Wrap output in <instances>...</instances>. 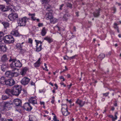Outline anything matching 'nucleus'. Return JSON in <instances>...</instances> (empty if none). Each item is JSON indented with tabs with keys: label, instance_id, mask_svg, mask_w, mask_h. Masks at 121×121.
<instances>
[{
	"label": "nucleus",
	"instance_id": "1",
	"mask_svg": "<svg viewBox=\"0 0 121 121\" xmlns=\"http://www.w3.org/2000/svg\"><path fill=\"white\" fill-rule=\"evenodd\" d=\"M22 86L20 85H16L12 88V94L16 96H18L22 90Z\"/></svg>",
	"mask_w": 121,
	"mask_h": 121
},
{
	"label": "nucleus",
	"instance_id": "2",
	"mask_svg": "<svg viewBox=\"0 0 121 121\" xmlns=\"http://www.w3.org/2000/svg\"><path fill=\"white\" fill-rule=\"evenodd\" d=\"M0 9L3 12L10 10L12 13L14 12V9L12 5H9L8 7L3 5H0Z\"/></svg>",
	"mask_w": 121,
	"mask_h": 121
},
{
	"label": "nucleus",
	"instance_id": "3",
	"mask_svg": "<svg viewBox=\"0 0 121 121\" xmlns=\"http://www.w3.org/2000/svg\"><path fill=\"white\" fill-rule=\"evenodd\" d=\"M3 39L5 43H13L14 41V39L10 35H6L4 37Z\"/></svg>",
	"mask_w": 121,
	"mask_h": 121
},
{
	"label": "nucleus",
	"instance_id": "4",
	"mask_svg": "<svg viewBox=\"0 0 121 121\" xmlns=\"http://www.w3.org/2000/svg\"><path fill=\"white\" fill-rule=\"evenodd\" d=\"M62 107L61 111L63 115L66 116L70 114L69 112H68L67 109L68 107L66 104H62Z\"/></svg>",
	"mask_w": 121,
	"mask_h": 121
},
{
	"label": "nucleus",
	"instance_id": "5",
	"mask_svg": "<svg viewBox=\"0 0 121 121\" xmlns=\"http://www.w3.org/2000/svg\"><path fill=\"white\" fill-rule=\"evenodd\" d=\"M17 21L19 26H25L26 24V17H24L22 18H20Z\"/></svg>",
	"mask_w": 121,
	"mask_h": 121
},
{
	"label": "nucleus",
	"instance_id": "6",
	"mask_svg": "<svg viewBox=\"0 0 121 121\" xmlns=\"http://www.w3.org/2000/svg\"><path fill=\"white\" fill-rule=\"evenodd\" d=\"M8 17L10 20L13 21L18 18V16L17 13H12L9 15L8 16Z\"/></svg>",
	"mask_w": 121,
	"mask_h": 121
},
{
	"label": "nucleus",
	"instance_id": "7",
	"mask_svg": "<svg viewBox=\"0 0 121 121\" xmlns=\"http://www.w3.org/2000/svg\"><path fill=\"white\" fill-rule=\"evenodd\" d=\"M30 80V79H29L28 78L25 77L22 79L21 82L22 84L26 85L28 84Z\"/></svg>",
	"mask_w": 121,
	"mask_h": 121
},
{
	"label": "nucleus",
	"instance_id": "8",
	"mask_svg": "<svg viewBox=\"0 0 121 121\" xmlns=\"http://www.w3.org/2000/svg\"><path fill=\"white\" fill-rule=\"evenodd\" d=\"M24 109L27 111H30L32 109V107L30 106V104L28 103H25L22 107Z\"/></svg>",
	"mask_w": 121,
	"mask_h": 121
},
{
	"label": "nucleus",
	"instance_id": "9",
	"mask_svg": "<svg viewBox=\"0 0 121 121\" xmlns=\"http://www.w3.org/2000/svg\"><path fill=\"white\" fill-rule=\"evenodd\" d=\"M15 83V81L13 79H9L7 80L6 85L10 86H12L14 85Z\"/></svg>",
	"mask_w": 121,
	"mask_h": 121
},
{
	"label": "nucleus",
	"instance_id": "10",
	"mask_svg": "<svg viewBox=\"0 0 121 121\" xmlns=\"http://www.w3.org/2000/svg\"><path fill=\"white\" fill-rule=\"evenodd\" d=\"M13 104L16 106H18L21 105V101L19 99H16L13 100Z\"/></svg>",
	"mask_w": 121,
	"mask_h": 121
},
{
	"label": "nucleus",
	"instance_id": "11",
	"mask_svg": "<svg viewBox=\"0 0 121 121\" xmlns=\"http://www.w3.org/2000/svg\"><path fill=\"white\" fill-rule=\"evenodd\" d=\"M29 101L30 103L34 105L37 103L36 99L33 97H31L29 99Z\"/></svg>",
	"mask_w": 121,
	"mask_h": 121
},
{
	"label": "nucleus",
	"instance_id": "12",
	"mask_svg": "<svg viewBox=\"0 0 121 121\" xmlns=\"http://www.w3.org/2000/svg\"><path fill=\"white\" fill-rule=\"evenodd\" d=\"M11 105V104L9 102H6L4 103V106L3 110L4 111L9 110V108Z\"/></svg>",
	"mask_w": 121,
	"mask_h": 121
},
{
	"label": "nucleus",
	"instance_id": "13",
	"mask_svg": "<svg viewBox=\"0 0 121 121\" xmlns=\"http://www.w3.org/2000/svg\"><path fill=\"white\" fill-rule=\"evenodd\" d=\"M76 103L78 104L80 107H82L85 104V102L83 101L82 100L78 99L76 102Z\"/></svg>",
	"mask_w": 121,
	"mask_h": 121
},
{
	"label": "nucleus",
	"instance_id": "14",
	"mask_svg": "<svg viewBox=\"0 0 121 121\" xmlns=\"http://www.w3.org/2000/svg\"><path fill=\"white\" fill-rule=\"evenodd\" d=\"M9 59V57L5 54L3 55L1 59V60L2 62H4L7 61Z\"/></svg>",
	"mask_w": 121,
	"mask_h": 121
},
{
	"label": "nucleus",
	"instance_id": "15",
	"mask_svg": "<svg viewBox=\"0 0 121 121\" xmlns=\"http://www.w3.org/2000/svg\"><path fill=\"white\" fill-rule=\"evenodd\" d=\"M7 48L6 45L2 43L0 44V50L3 52H5L7 50Z\"/></svg>",
	"mask_w": 121,
	"mask_h": 121
},
{
	"label": "nucleus",
	"instance_id": "16",
	"mask_svg": "<svg viewBox=\"0 0 121 121\" xmlns=\"http://www.w3.org/2000/svg\"><path fill=\"white\" fill-rule=\"evenodd\" d=\"M7 80L5 77H2L0 78V83L3 85H6Z\"/></svg>",
	"mask_w": 121,
	"mask_h": 121
},
{
	"label": "nucleus",
	"instance_id": "17",
	"mask_svg": "<svg viewBox=\"0 0 121 121\" xmlns=\"http://www.w3.org/2000/svg\"><path fill=\"white\" fill-rule=\"evenodd\" d=\"M10 34L16 36H18L19 35V33L17 30H13L11 32Z\"/></svg>",
	"mask_w": 121,
	"mask_h": 121
},
{
	"label": "nucleus",
	"instance_id": "18",
	"mask_svg": "<svg viewBox=\"0 0 121 121\" xmlns=\"http://www.w3.org/2000/svg\"><path fill=\"white\" fill-rule=\"evenodd\" d=\"M46 19L49 20L53 17V15L51 12L47 13L46 14Z\"/></svg>",
	"mask_w": 121,
	"mask_h": 121
},
{
	"label": "nucleus",
	"instance_id": "19",
	"mask_svg": "<svg viewBox=\"0 0 121 121\" xmlns=\"http://www.w3.org/2000/svg\"><path fill=\"white\" fill-rule=\"evenodd\" d=\"M27 70L28 69L26 67H25L23 69L21 72H20L22 76H24L26 73Z\"/></svg>",
	"mask_w": 121,
	"mask_h": 121
},
{
	"label": "nucleus",
	"instance_id": "20",
	"mask_svg": "<svg viewBox=\"0 0 121 121\" xmlns=\"http://www.w3.org/2000/svg\"><path fill=\"white\" fill-rule=\"evenodd\" d=\"M12 72L8 71L5 72V75L7 77H12Z\"/></svg>",
	"mask_w": 121,
	"mask_h": 121
},
{
	"label": "nucleus",
	"instance_id": "21",
	"mask_svg": "<svg viewBox=\"0 0 121 121\" xmlns=\"http://www.w3.org/2000/svg\"><path fill=\"white\" fill-rule=\"evenodd\" d=\"M5 93L8 94V96H9L11 94H12V88L11 89H6L5 91Z\"/></svg>",
	"mask_w": 121,
	"mask_h": 121
},
{
	"label": "nucleus",
	"instance_id": "22",
	"mask_svg": "<svg viewBox=\"0 0 121 121\" xmlns=\"http://www.w3.org/2000/svg\"><path fill=\"white\" fill-rule=\"evenodd\" d=\"M8 68V65L7 64H3L2 65L1 67V68L2 70L4 71L6 69Z\"/></svg>",
	"mask_w": 121,
	"mask_h": 121
},
{
	"label": "nucleus",
	"instance_id": "23",
	"mask_svg": "<svg viewBox=\"0 0 121 121\" xmlns=\"http://www.w3.org/2000/svg\"><path fill=\"white\" fill-rule=\"evenodd\" d=\"M15 66L17 67H21L22 66V64L19 60L17 61L14 63Z\"/></svg>",
	"mask_w": 121,
	"mask_h": 121
},
{
	"label": "nucleus",
	"instance_id": "24",
	"mask_svg": "<svg viewBox=\"0 0 121 121\" xmlns=\"http://www.w3.org/2000/svg\"><path fill=\"white\" fill-rule=\"evenodd\" d=\"M50 23L52 24H54L56 23L58 21V20L55 18H54L53 17L50 20Z\"/></svg>",
	"mask_w": 121,
	"mask_h": 121
},
{
	"label": "nucleus",
	"instance_id": "25",
	"mask_svg": "<svg viewBox=\"0 0 121 121\" xmlns=\"http://www.w3.org/2000/svg\"><path fill=\"white\" fill-rule=\"evenodd\" d=\"M100 10L99 9L96 10L93 13V15L95 17H97L99 16V15Z\"/></svg>",
	"mask_w": 121,
	"mask_h": 121
},
{
	"label": "nucleus",
	"instance_id": "26",
	"mask_svg": "<svg viewBox=\"0 0 121 121\" xmlns=\"http://www.w3.org/2000/svg\"><path fill=\"white\" fill-rule=\"evenodd\" d=\"M44 7L46 10L48 11H49L52 8V7L51 5H49L48 4H46L45 6Z\"/></svg>",
	"mask_w": 121,
	"mask_h": 121
},
{
	"label": "nucleus",
	"instance_id": "27",
	"mask_svg": "<svg viewBox=\"0 0 121 121\" xmlns=\"http://www.w3.org/2000/svg\"><path fill=\"white\" fill-rule=\"evenodd\" d=\"M46 30L45 29V27L43 28L41 30V34L43 36H44L46 33Z\"/></svg>",
	"mask_w": 121,
	"mask_h": 121
},
{
	"label": "nucleus",
	"instance_id": "28",
	"mask_svg": "<svg viewBox=\"0 0 121 121\" xmlns=\"http://www.w3.org/2000/svg\"><path fill=\"white\" fill-rule=\"evenodd\" d=\"M2 24L3 25L4 27L5 28L9 27V23L6 22H2Z\"/></svg>",
	"mask_w": 121,
	"mask_h": 121
},
{
	"label": "nucleus",
	"instance_id": "29",
	"mask_svg": "<svg viewBox=\"0 0 121 121\" xmlns=\"http://www.w3.org/2000/svg\"><path fill=\"white\" fill-rule=\"evenodd\" d=\"M42 44H40L39 45L36 46V51L37 52H39L42 49Z\"/></svg>",
	"mask_w": 121,
	"mask_h": 121
},
{
	"label": "nucleus",
	"instance_id": "30",
	"mask_svg": "<svg viewBox=\"0 0 121 121\" xmlns=\"http://www.w3.org/2000/svg\"><path fill=\"white\" fill-rule=\"evenodd\" d=\"M44 39V40L47 41L49 43H50L52 41V39L48 37H45Z\"/></svg>",
	"mask_w": 121,
	"mask_h": 121
},
{
	"label": "nucleus",
	"instance_id": "31",
	"mask_svg": "<svg viewBox=\"0 0 121 121\" xmlns=\"http://www.w3.org/2000/svg\"><path fill=\"white\" fill-rule=\"evenodd\" d=\"M105 57V54L103 53L100 54L98 56V58L100 60H101Z\"/></svg>",
	"mask_w": 121,
	"mask_h": 121
},
{
	"label": "nucleus",
	"instance_id": "32",
	"mask_svg": "<svg viewBox=\"0 0 121 121\" xmlns=\"http://www.w3.org/2000/svg\"><path fill=\"white\" fill-rule=\"evenodd\" d=\"M16 46L18 49L19 50L21 49L22 47V46L20 43H17L16 45Z\"/></svg>",
	"mask_w": 121,
	"mask_h": 121
},
{
	"label": "nucleus",
	"instance_id": "33",
	"mask_svg": "<svg viewBox=\"0 0 121 121\" xmlns=\"http://www.w3.org/2000/svg\"><path fill=\"white\" fill-rule=\"evenodd\" d=\"M40 1L43 4H47L50 1V0H40Z\"/></svg>",
	"mask_w": 121,
	"mask_h": 121
},
{
	"label": "nucleus",
	"instance_id": "34",
	"mask_svg": "<svg viewBox=\"0 0 121 121\" xmlns=\"http://www.w3.org/2000/svg\"><path fill=\"white\" fill-rule=\"evenodd\" d=\"M29 16H31V18L34 21H35L36 20V19L35 17V14H31V13H29Z\"/></svg>",
	"mask_w": 121,
	"mask_h": 121
},
{
	"label": "nucleus",
	"instance_id": "35",
	"mask_svg": "<svg viewBox=\"0 0 121 121\" xmlns=\"http://www.w3.org/2000/svg\"><path fill=\"white\" fill-rule=\"evenodd\" d=\"M36 118L34 116H31L29 117V121H35Z\"/></svg>",
	"mask_w": 121,
	"mask_h": 121
},
{
	"label": "nucleus",
	"instance_id": "36",
	"mask_svg": "<svg viewBox=\"0 0 121 121\" xmlns=\"http://www.w3.org/2000/svg\"><path fill=\"white\" fill-rule=\"evenodd\" d=\"M9 98V96L3 95L2 96V98L3 100H6Z\"/></svg>",
	"mask_w": 121,
	"mask_h": 121
},
{
	"label": "nucleus",
	"instance_id": "37",
	"mask_svg": "<svg viewBox=\"0 0 121 121\" xmlns=\"http://www.w3.org/2000/svg\"><path fill=\"white\" fill-rule=\"evenodd\" d=\"M19 75V73L17 72H12V77H15Z\"/></svg>",
	"mask_w": 121,
	"mask_h": 121
},
{
	"label": "nucleus",
	"instance_id": "38",
	"mask_svg": "<svg viewBox=\"0 0 121 121\" xmlns=\"http://www.w3.org/2000/svg\"><path fill=\"white\" fill-rule=\"evenodd\" d=\"M69 15L68 14H65L63 17V20L67 21L69 18Z\"/></svg>",
	"mask_w": 121,
	"mask_h": 121
},
{
	"label": "nucleus",
	"instance_id": "39",
	"mask_svg": "<svg viewBox=\"0 0 121 121\" xmlns=\"http://www.w3.org/2000/svg\"><path fill=\"white\" fill-rule=\"evenodd\" d=\"M35 41L36 42L37 46L39 45V44H41L42 43V42L41 41L38 40H35Z\"/></svg>",
	"mask_w": 121,
	"mask_h": 121
},
{
	"label": "nucleus",
	"instance_id": "40",
	"mask_svg": "<svg viewBox=\"0 0 121 121\" xmlns=\"http://www.w3.org/2000/svg\"><path fill=\"white\" fill-rule=\"evenodd\" d=\"M9 62L11 61H13V62H14L15 63L16 62V61H17L16 59H12L10 58V59L9 60Z\"/></svg>",
	"mask_w": 121,
	"mask_h": 121
},
{
	"label": "nucleus",
	"instance_id": "41",
	"mask_svg": "<svg viewBox=\"0 0 121 121\" xmlns=\"http://www.w3.org/2000/svg\"><path fill=\"white\" fill-rule=\"evenodd\" d=\"M76 56V55H74L71 57H69L67 56H66V57L68 58V59L71 60L75 58V57Z\"/></svg>",
	"mask_w": 121,
	"mask_h": 121
},
{
	"label": "nucleus",
	"instance_id": "42",
	"mask_svg": "<svg viewBox=\"0 0 121 121\" xmlns=\"http://www.w3.org/2000/svg\"><path fill=\"white\" fill-rule=\"evenodd\" d=\"M66 5L68 7L70 8H72V5L70 3H66Z\"/></svg>",
	"mask_w": 121,
	"mask_h": 121
},
{
	"label": "nucleus",
	"instance_id": "43",
	"mask_svg": "<svg viewBox=\"0 0 121 121\" xmlns=\"http://www.w3.org/2000/svg\"><path fill=\"white\" fill-rule=\"evenodd\" d=\"M19 50H20V52L22 54L26 52V50L25 49H22V48L21 49H20Z\"/></svg>",
	"mask_w": 121,
	"mask_h": 121
},
{
	"label": "nucleus",
	"instance_id": "44",
	"mask_svg": "<svg viewBox=\"0 0 121 121\" xmlns=\"http://www.w3.org/2000/svg\"><path fill=\"white\" fill-rule=\"evenodd\" d=\"M40 65V63L36 62L34 64V66L36 67H39Z\"/></svg>",
	"mask_w": 121,
	"mask_h": 121
},
{
	"label": "nucleus",
	"instance_id": "45",
	"mask_svg": "<svg viewBox=\"0 0 121 121\" xmlns=\"http://www.w3.org/2000/svg\"><path fill=\"white\" fill-rule=\"evenodd\" d=\"M10 66L13 69H12V71H15L17 69L16 68H14V67L13 66L12 64Z\"/></svg>",
	"mask_w": 121,
	"mask_h": 121
},
{
	"label": "nucleus",
	"instance_id": "46",
	"mask_svg": "<svg viewBox=\"0 0 121 121\" xmlns=\"http://www.w3.org/2000/svg\"><path fill=\"white\" fill-rule=\"evenodd\" d=\"M55 29H56L60 31V29L59 27L57 26H56L54 27Z\"/></svg>",
	"mask_w": 121,
	"mask_h": 121
},
{
	"label": "nucleus",
	"instance_id": "47",
	"mask_svg": "<svg viewBox=\"0 0 121 121\" xmlns=\"http://www.w3.org/2000/svg\"><path fill=\"white\" fill-rule=\"evenodd\" d=\"M28 42L29 43H30L32 44V40L31 38H29L28 40Z\"/></svg>",
	"mask_w": 121,
	"mask_h": 121
},
{
	"label": "nucleus",
	"instance_id": "48",
	"mask_svg": "<svg viewBox=\"0 0 121 121\" xmlns=\"http://www.w3.org/2000/svg\"><path fill=\"white\" fill-rule=\"evenodd\" d=\"M4 35V34L3 32H0V37L3 38Z\"/></svg>",
	"mask_w": 121,
	"mask_h": 121
},
{
	"label": "nucleus",
	"instance_id": "49",
	"mask_svg": "<svg viewBox=\"0 0 121 121\" xmlns=\"http://www.w3.org/2000/svg\"><path fill=\"white\" fill-rule=\"evenodd\" d=\"M4 0L8 4H9V3L11 1V0Z\"/></svg>",
	"mask_w": 121,
	"mask_h": 121
},
{
	"label": "nucleus",
	"instance_id": "50",
	"mask_svg": "<svg viewBox=\"0 0 121 121\" xmlns=\"http://www.w3.org/2000/svg\"><path fill=\"white\" fill-rule=\"evenodd\" d=\"M30 83L31 86H35V83L32 81H31Z\"/></svg>",
	"mask_w": 121,
	"mask_h": 121
},
{
	"label": "nucleus",
	"instance_id": "51",
	"mask_svg": "<svg viewBox=\"0 0 121 121\" xmlns=\"http://www.w3.org/2000/svg\"><path fill=\"white\" fill-rule=\"evenodd\" d=\"M115 117H113L112 118V120H116L117 118V116L116 115H115Z\"/></svg>",
	"mask_w": 121,
	"mask_h": 121
},
{
	"label": "nucleus",
	"instance_id": "52",
	"mask_svg": "<svg viewBox=\"0 0 121 121\" xmlns=\"http://www.w3.org/2000/svg\"><path fill=\"white\" fill-rule=\"evenodd\" d=\"M109 93L107 92L105 93H104L103 94V96H108L109 94Z\"/></svg>",
	"mask_w": 121,
	"mask_h": 121
},
{
	"label": "nucleus",
	"instance_id": "53",
	"mask_svg": "<svg viewBox=\"0 0 121 121\" xmlns=\"http://www.w3.org/2000/svg\"><path fill=\"white\" fill-rule=\"evenodd\" d=\"M53 120L54 121H56L57 120V118L56 116H54Z\"/></svg>",
	"mask_w": 121,
	"mask_h": 121
},
{
	"label": "nucleus",
	"instance_id": "54",
	"mask_svg": "<svg viewBox=\"0 0 121 121\" xmlns=\"http://www.w3.org/2000/svg\"><path fill=\"white\" fill-rule=\"evenodd\" d=\"M72 85V83H70L69 85H68L67 86L68 87V88L69 89L70 88L71 86Z\"/></svg>",
	"mask_w": 121,
	"mask_h": 121
},
{
	"label": "nucleus",
	"instance_id": "55",
	"mask_svg": "<svg viewBox=\"0 0 121 121\" xmlns=\"http://www.w3.org/2000/svg\"><path fill=\"white\" fill-rule=\"evenodd\" d=\"M43 24L41 23H39L38 24V26L39 27L42 26H43Z\"/></svg>",
	"mask_w": 121,
	"mask_h": 121
},
{
	"label": "nucleus",
	"instance_id": "56",
	"mask_svg": "<svg viewBox=\"0 0 121 121\" xmlns=\"http://www.w3.org/2000/svg\"><path fill=\"white\" fill-rule=\"evenodd\" d=\"M60 79H63V81H64L65 80V79L64 77L62 76H61V77H60Z\"/></svg>",
	"mask_w": 121,
	"mask_h": 121
},
{
	"label": "nucleus",
	"instance_id": "57",
	"mask_svg": "<svg viewBox=\"0 0 121 121\" xmlns=\"http://www.w3.org/2000/svg\"><path fill=\"white\" fill-rule=\"evenodd\" d=\"M64 5V4H62L61 5H60V10L62 9V7Z\"/></svg>",
	"mask_w": 121,
	"mask_h": 121
},
{
	"label": "nucleus",
	"instance_id": "58",
	"mask_svg": "<svg viewBox=\"0 0 121 121\" xmlns=\"http://www.w3.org/2000/svg\"><path fill=\"white\" fill-rule=\"evenodd\" d=\"M55 86L56 87V88L55 89H57L58 88V86L55 83L54 84Z\"/></svg>",
	"mask_w": 121,
	"mask_h": 121
},
{
	"label": "nucleus",
	"instance_id": "59",
	"mask_svg": "<svg viewBox=\"0 0 121 121\" xmlns=\"http://www.w3.org/2000/svg\"><path fill=\"white\" fill-rule=\"evenodd\" d=\"M114 27L115 29H117V30L118 29V27L117 26H115Z\"/></svg>",
	"mask_w": 121,
	"mask_h": 121
},
{
	"label": "nucleus",
	"instance_id": "60",
	"mask_svg": "<svg viewBox=\"0 0 121 121\" xmlns=\"http://www.w3.org/2000/svg\"><path fill=\"white\" fill-rule=\"evenodd\" d=\"M3 39V38L0 37V42H1Z\"/></svg>",
	"mask_w": 121,
	"mask_h": 121
},
{
	"label": "nucleus",
	"instance_id": "61",
	"mask_svg": "<svg viewBox=\"0 0 121 121\" xmlns=\"http://www.w3.org/2000/svg\"><path fill=\"white\" fill-rule=\"evenodd\" d=\"M44 102H40V104H43V105H44Z\"/></svg>",
	"mask_w": 121,
	"mask_h": 121
},
{
	"label": "nucleus",
	"instance_id": "62",
	"mask_svg": "<svg viewBox=\"0 0 121 121\" xmlns=\"http://www.w3.org/2000/svg\"><path fill=\"white\" fill-rule=\"evenodd\" d=\"M76 16L78 17L79 16V12H77L76 13Z\"/></svg>",
	"mask_w": 121,
	"mask_h": 121
},
{
	"label": "nucleus",
	"instance_id": "63",
	"mask_svg": "<svg viewBox=\"0 0 121 121\" xmlns=\"http://www.w3.org/2000/svg\"><path fill=\"white\" fill-rule=\"evenodd\" d=\"M54 102V99H53L51 101V102L52 103V104H53Z\"/></svg>",
	"mask_w": 121,
	"mask_h": 121
},
{
	"label": "nucleus",
	"instance_id": "64",
	"mask_svg": "<svg viewBox=\"0 0 121 121\" xmlns=\"http://www.w3.org/2000/svg\"><path fill=\"white\" fill-rule=\"evenodd\" d=\"M7 120L8 121H12L13 120H12V119H8Z\"/></svg>",
	"mask_w": 121,
	"mask_h": 121
}]
</instances>
